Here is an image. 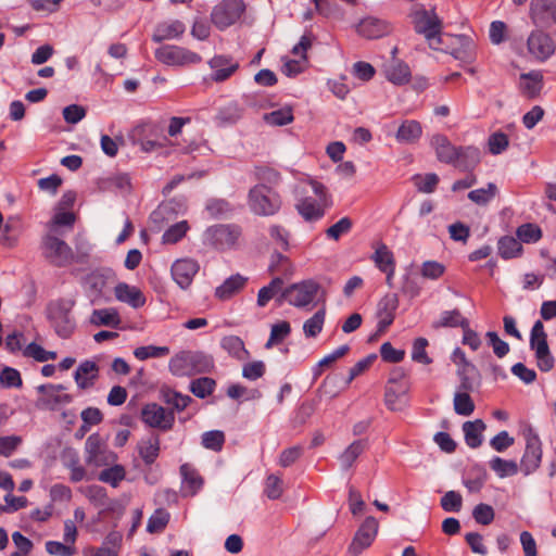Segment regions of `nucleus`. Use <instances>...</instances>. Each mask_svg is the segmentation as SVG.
<instances>
[{"instance_id":"f257e3e1","label":"nucleus","mask_w":556,"mask_h":556,"mask_svg":"<svg viewBox=\"0 0 556 556\" xmlns=\"http://www.w3.org/2000/svg\"><path fill=\"white\" fill-rule=\"evenodd\" d=\"M414 27L422 34L432 50L450 53L456 60L470 63L475 60L476 49L473 41L460 35H451L441 31L442 23L433 10H416L412 14Z\"/></svg>"},{"instance_id":"f03ea898","label":"nucleus","mask_w":556,"mask_h":556,"mask_svg":"<svg viewBox=\"0 0 556 556\" xmlns=\"http://www.w3.org/2000/svg\"><path fill=\"white\" fill-rule=\"evenodd\" d=\"M213 366V358L210 355L192 351L177 353L168 364L170 372L178 377L210 372Z\"/></svg>"},{"instance_id":"7ed1b4c3","label":"nucleus","mask_w":556,"mask_h":556,"mask_svg":"<svg viewBox=\"0 0 556 556\" xmlns=\"http://www.w3.org/2000/svg\"><path fill=\"white\" fill-rule=\"evenodd\" d=\"M250 210L258 216L275 215L281 206L279 195L264 184L255 185L248 194Z\"/></svg>"},{"instance_id":"20e7f679","label":"nucleus","mask_w":556,"mask_h":556,"mask_svg":"<svg viewBox=\"0 0 556 556\" xmlns=\"http://www.w3.org/2000/svg\"><path fill=\"white\" fill-rule=\"evenodd\" d=\"M319 289L318 282L307 279L287 287L276 300L279 304L286 301L292 306L304 308L314 303Z\"/></svg>"},{"instance_id":"39448f33","label":"nucleus","mask_w":556,"mask_h":556,"mask_svg":"<svg viewBox=\"0 0 556 556\" xmlns=\"http://www.w3.org/2000/svg\"><path fill=\"white\" fill-rule=\"evenodd\" d=\"M242 229L236 224H219L208 227L204 232L206 244L219 251L230 250L237 247L241 238Z\"/></svg>"},{"instance_id":"423d86ee","label":"nucleus","mask_w":556,"mask_h":556,"mask_svg":"<svg viewBox=\"0 0 556 556\" xmlns=\"http://www.w3.org/2000/svg\"><path fill=\"white\" fill-rule=\"evenodd\" d=\"M530 348L535 352L538 367L542 371H548L554 367V357L547 344V334L540 320H536L531 329Z\"/></svg>"},{"instance_id":"0eeeda50","label":"nucleus","mask_w":556,"mask_h":556,"mask_svg":"<svg viewBox=\"0 0 556 556\" xmlns=\"http://www.w3.org/2000/svg\"><path fill=\"white\" fill-rule=\"evenodd\" d=\"M41 251L45 258L56 266L72 263L74 254L68 244L52 233H47L41 240Z\"/></svg>"},{"instance_id":"6e6552de","label":"nucleus","mask_w":556,"mask_h":556,"mask_svg":"<svg viewBox=\"0 0 556 556\" xmlns=\"http://www.w3.org/2000/svg\"><path fill=\"white\" fill-rule=\"evenodd\" d=\"M244 10L243 0H224L214 7L211 21L218 29L223 30L239 21Z\"/></svg>"},{"instance_id":"1a4fd4ad","label":"nucleus","mask_w":556,"mask_h":556,"mask_svg":"<svg viewBox=\"0 0 556 556\" xmlns=\"http://www.w3.org/2000/svg\"><path fill=\"white\" fill-rule=\"evenodd\" d=\"M527 51L531 59L544 62L556 51L553 37L543 29H533L527 38Z\"/></svg>"},{"instance_id":"9d476101","label":"nucleus","mask_w":556,"mask_h":556,"mask_svg":"<svg viewBox=\"0 0 556 556\" xmlns=\"http://www.w3.org/2000/svg\"><path fill=\"white\" fill-rule=\"evenodd\" d=\"M157 61L169 66L197 64L201 56L190 50L177 46H163L155 51Z\"/></svg>"},{"instance_id":"9b49d317","label":"nucleus","mask_w":556,"mask_h":556,"mask_svg":"<svg viewBox=\"0 0 556 556\" xmlns=\"http://www.w3.org/2000/svg\"><path fill=\"white\" fill-rule=\"evenodd\" d=\"M378 520L372 516L367 517L356 531L350 544V553L356 556L365 548L369 547L378 533Z\"/></svg>"},{"instance_id":"f8f14e48","label":"nucleus","mask_w":556,"mask_h":556,"mask_svg":"<svg viewBox=\"0 0 556 556\" xmlns=\"http://www.w3.org/2000/svg\"><path fill=\"white\" fill-rule=\"evenodd\" d=\"M526 441V451L520 462V468L521 471L528 476L540 467L542 447L538 434L533 433L532 430H529L527 433Z\"/></svg>"},{"instance_id":"ddd939ff","label":"nucleus","mask_w":556,"mask_h":556,"mask_svg":"<svg viewBox=\"0 0 556 556\" xmlns=\"http://www.w3.org/2000/svg\"><path fill=\"white\" fill-rule=\"evenodd\" d=\"M200 265L192 258H180L174 262L170 268L175 282L184 290L188 289L198 274Z\"/></svg>"},{"instance_id":"4468645a","label":"nucleus","mask_w":556,"mask_h":556,"mask_svg":"<svg viewBox=\"0 0 556 556\" xmlns=\"http://www.w3.org/2000/svg\"><path fill=\"white\" fill-rule=\"evenodd\" d=\"M141 418L144 424L152 428L169 429L174 422L173 413H167L159 404H147L141 410Z\"/></svg>"},{"instance_id":"2eb2a0df","label":"nucleus","mask_w":556,"mask_h":556,"mask_svg":"<svg viewBox=\"0 0 556 556\" xmlns=\"http://www.w3.org/2000/svg\"><path fill=\"white\" fill-rule=\"evenodd\" d=\"M391 30L392 26L389 22L375 16H367L356 25L357 34L370 40L384 37L389 35Z\"/></svg>"},{"instance_id":"dca6fc26","label":"nucleus","mask_w":556,"mask_h":556,"mask_svg":"<svg viewBox=\"0 0 556 556\" xmlns=\"http://www.w3.org/2000/svg\"><path fill=\"white\" fill-rule=\"evenodd\" d=\"M530 18L536 25L554 24L556 18V0H531Z\"/></svg>"},{"instance_id":"f3484780","label":"nucleus","mask_w":556,"mask_h":556,"mask_svg":"<svg viewBox=\"0 0 556 556\" xmlns=\"http://www.w3.org/2000/svg\"><path fill=\"white\" fill-rule=\"evenodd\" d=\"M41 394L39 402L49 408H55L59 405L72 402V396L65 392V388L61 384H43L38 387Z\"/></svg>"},{"instance_id":"a211bd4d","label":"nucleus","mask_w":556,"mask_h":556,"mask_svg":"<svg viewBox=\"0 0 556 556\" xmlns=\"http://www.w3.org/2000/svg\"><path fill=\"white\" fill-rule=\"evenodd\" d=\"M212 68L211 79L216 83L227 80L239 68V63L226 55H215L208 62Z\"/></svg>"},{"instance_id":"6ab92c4d","label":"nucleus","mask_w":556,"mask_h":556,"mask_svg":"<svg viewBox=\"0 0 556 556\" xmlns=\"http://www.w3.org/2000/svg\"><path fill=\"white\" fill-rule=\"evenodd\" d=\"M430 143L440 162L454 165L458 155V147L452 144L446 136L440 134L432 136Z\"/></svg>"},{"instance_id":"aec40b11","label":"nucleus","mask_w":556,"mask_h":556,"mask_svg":"<svg viewBox=\"0 0 556 556\" xmlns=\"http://www.w3.org/2000/svg\"><path fill=\"white\" fill-rule=\"evenodd\" d=\"M85 453L88 466L98 468L104 465V442L99 433H93L87 439Z\"/></svg>"},{"instance_id":"412c9836","label":"nucleus","mask_w":556,"mask_h":556,"mask_svg":"<svg viewBox=\"0 0 556 556\" xmlns=\"http://www.w3.org/2000/svg\"><path fill=\"white\" fill-rule=\"evenodd\" d=\"M409 391V384L387 383L384 392V403L393 412L402 410L406 405V395Z\"/></svg>"},{"instance_id":"4be33fe9","label":"nucleus","mask_w":556,"mask_h":556,"mask_svg":"<svg viewBox=\"0 0 556 556\" xmlns=\"http://www.w3.org/2000/svg\"><path fill=\"white\" fill-rule=\"evenodd\" d=\"M454 166L464 172H472L481 162V151L473 146L458 147Z\"/></svg>"},{"instance_id":"5701e85b","label":"nucleus","mask_w":556,"mask_h":556,"mask_svg":"<svg viewBox=\"0 0 556 556\" xmlns=\"http://www.w3.org/2000/svg\"><path fill=\"white\" fill-rule=\"evenodd\" d=\"M114 294L118 301L124 302L134 308H139L146 303V298L140 289L125 282H119L114 288Z\"/></svg>"},{"instance_id":"b1692460","label":"nucleus","mask_w":556,"mask_h":556,"mask_svg":"<svg viewBox=\"0 0 556 556\" xmlns=\"http://www.w3.org/2000/svg\"><path fill=\"white\" fill-rule=\"evenodd\" d=\"M99 375V368L92 361L83 362L76 369L74 379L79 389H88L94 384Z\"/></svg>"},{"instance_id":"393cba45","label":"nucleus","mask_w":556,"mask_h":556,"mask_svg":"<svg viewBox=\"0 0 556 556\" xmlns=\"http://www.w3.org/2000/svg\"><path fill=\"white\" fill-rule=\"evenodd\" d=\"M75 214L72 210L54 207L51 219L47 223L48 233L61 232L62 229H71L75 223Z\"/></svg>"},{"instance_id":"a878e982","label":"nucleus","mask_w":556,"mask_h":556,"mask_svg":"<svg viewBox=\"0 0 556 556\" xmlns=\"http://www.w3.org/2000/svg\"><path fill=\"white\" fill-rule=\"evenodd\" d=\"M384 75L392 84L404 85L410 79V70L406 63L392 59V61L384 66Z\"/></svg>"},{"instance_id":"bb28decb","label":"nucleus","mask_w":556,"mask_h":556,"mask_svg":"<svg viewBox=\"0 0 556 556\" xmlns=\"http://www.w3.org/2000/svg\"><path fill=\"white\" fill-rule=\"evenodd\" d=\"M185 25L182 22L173 20L160 23L152 36V39L155 42H161L164 40H169L179 37L185 33Z\"/></svg>"},{"instance_id":"cd10ccee","label":"nucleus","mask_w":556,"mask_h":556,"mask_svg":"<svg viewBox=\"0 0 556 556\" xmlns=\"http://www.w3.org/2000/svg\"><path fill=\"white\" fill-rule=\"evenodd\" d=\"M520 80V88L523 96L529 99H533L540 93L543 83V75L541 72L532 71L527 74H521Z\"/></svg>"},{"instance_id":"c85d7f7f","label":"nucleus","mask_w":556,"mask_h":556,"mask_svg":"<svg viewBox=\"0 0 556 556\" xmlns=\"http://www.w3.org/2000/svg\"><path fill=\"white\" fill-rule=\"evenodd\" d=\"M486 426L482 419L466 421L463 425L465 441L471 448H477L482 444V433Z\"/></svg>"},{"instance_id":"c756f323","label":"nucleus","mask_w":556,"mask_h":556,"mask_svg":"<svg viewBox=\"0 0 556 556\" xmlns=\"http://www.w3.org/2000/svg\"><path fill=\"white\" fill-rule=\"evenodd\" d=\"M132 189L131 178L128 173L114 172L106 177V190L121 195L130 193Z\"/></svg>"},{"instance_id":"7c9ffc66","label":"nucleus","mask_w":556,"mask_h":556,"mask_svg":"<svg viewBox=\"0 0 556 556\" xmlns=\"http://www.w3.org/2000/svg\"><path fill=\"white\" fill-rule=\"evenodd\" d=\"M368 442L366 439L353 441L340 455L339 460L342 469H350L359 455L367 448Z\"/></svg>"},{"instance_id":"2f4dec72","label":"nucleus","mask_w":556,"mask_h":556,"mask_svg":"<svg viewBox=\"0 0 556 556\" xmlns=\"http://www.w3.org/2000/svg\"><path fill=\"white\" fill-rule=\"evenodd\" d=\"M247 279L241 275H232L215 290V296L222 301L228 300L238 293L245 285Z\"/></svg>"},{"instance_id":"473e14b6","label":"nucleus","mask_w":556,"mask_h":556,"mask_svg":"<svg viewBox=\"0 0 556 556\" xmlns=\"http://www.w3.org/2000/svg\"><path fill=\"white\" fill-rule=\"evenodd\" d=\"M326 207L327 206H324L320 201H316L312 198H305L296 205L299 213L308 222L321 218Z\"/></svg>"},{"instance_id":"72a5a7b5","label":"nucleus","mask_w":556,"mask_h":556,"mask_svg":"<svg viewBox=\"0 0 556 556\" xmlns=\"http://www.w3.org/2000/svg\"><path fill=\"white\" fill-rule=\"evenodd\" d=\"M371 260L381 271L395 268L394 255L382 242L377 243Z\"/></svg>"},{"instance_id":"f704fd0d","label":"nucleus","mask_w":556,"mask_h":556,"mask_svg":"<svg viewBox=\"0 0 556 556\" xmlns=\"http://www.w3.org/2000/svg\"><path fill=\"white\" fill-rule=\"evenodd\" d=\"M422 128L417 121H405L397 129L396 140L403 143H412L419 139Z\"/></svg>"},{"instance_id":"c9c22d12","label":"nucleus","mask_w":556,"mask_h":556,"mask_svg":"<svg viewBox=\"0 0 556 556\" xmlns=\"http://www.w3.org/2000/svg\"><path fill=\"white\" fill-rule=\"evenodd\" d=\"M116 458L114 453L106 454V473L105 479L106 483L112 488L119 486V483L126 478V470L122 465H112Z\"/></svg>"},{"instance_id":"e433bc0d","label":"nucleus","mask_w":556,"mask_h":556,"mask_svg":"<svg viewBox=\"0 0 556 556\" xmlns=\"http://www.w3.org/2000/svg\"><path fill=\"white\" fill-rule=\"evenodd\" d=\"M468 320L462 315L458 309L445 311L441 314L440 318L432 324L434 329L442 327H462L468 326Z\"/></svg>"},{"instance_id":"4c0bfd02","label":"nucleus","mask_w":556,"mask_h":556,"mask_svg":"<svg viewBox=\"0 0 556 556\" xmlns=\"http://www.w3.org/2000/svg\"><path fill=\"white\" fill-rule=\"evenodd\" d=\"M222 348L239 361H245L249 357V352L245 350L243 341L237 336L223 338Z\"/></svg>"},{"instance_id":"58836bf2","label":"nucleus","mask_w":556,"mask_h":556,"mask_svg":"<svg viewBox=\"0 0 556 556\" xmlns=\"http://www.w3.org/2000/svg\"><path fill=\"white\" fill-rule=\"evenodd\" d=\"M283 280L280 277L274 278L267 286L263 287L257 294V305L264 307L271 299L281 294Z\"/></svg>"},{"instance_id":"ea45409f","label":"nucleus","mask_w":556,"mask_h":556,"mask_svg":"<svg viewBox=\"0 0 556 556\" xmlns=\"http://www.w3.org/2000/svg\"><path fill=\"white\" fill-rule=\"evenodd\" d=\"M489 465L497 477L502 479L515 476L519 470L518 464L515 460L503 459L498 456L493 457L489 462Z\"/></svg>"},{"instance_id":"a19ab883","label":"nucleus","mask_w":556,"mask_h":556,"mask_svg":"<svg viewBox=\"0 0 556 556\" xmlns=\"http://www.w3.org/2000/svg\"><path fill=\"white\" fill-rule=\"evenodd\" d=\"M519 241L520 240L518 238L510 236L501 238L498 241V254L506 260L520 255L522 252V245Z\"/></svg>"},{"instance_id":"79ce46f5","label":"nucleus","mask_w":556,"mask_h":556,"mask_svg":"<svg viewBox=\"0 0 556 556\" xmlns=\"http://www.w3.org/2000/svg\"><path fill=\"white\" fill-rule=\"evenodd\" d=\"M498 193L495 184L489 182L485 188H479L468 193V199L478 205H486Z\"/></svg>"},{"instance_id":"37998d69","label":"nucleus","mask_w":556,"mask_h":556,"mask_svg":"<svg viewBox=\"0 0 556 556\" xmlns=\"http://www.w3.org/2000/svg\"><path fill=\"white\" fill-rule=\"evenodd\" d=\"M516 236L521 242L535 243L542 238V230L538 225L527 223L517 228Z\"/></svg>"},{"instance_id":"c03bdc74","label":"nucleus","mask_w":556,"mask_h":556,"mask_svg":"<svg viewBox=\"0 0 556 556\" xmlns=\"http://www.w3.org/2000/svg\"><path fill=\"white\" fill-rule=\"evenodd\" d=\"M325 309H319L304 323L303 331L306 338H315L320 333L325 323Z\"/></svg>"},{"instance_id":"a18cd8bd","label":"nucleus","mask_w":556,"mask_h":556,"mask_svg":"<svg viewBox=\"0 0 556 556\" xmlns=\"http://www.w3.org/2000/svg\"><path fill=\"white\" fill-rule=\"evenodd\" d=\"M467 392H456L454 395V410L462 416H469L475 410V403Z\"/></svg>"},{"instance_id":"49530a36","label":"nucleus","mask_w":556,"mask_h":556,"mask_svg":"<svg viewBox=\"0 0 556 556\" xmlns=\"http://www.w3.org/2000/svg\"><path fill=\"white\" fill-rule=\"evenodd\" d=\"M243 116V109L236 102L229 103L223 108L217 118L220 124H235L240 121Z\"/></svg>"},{"instance_id":"de8ad7c7","label":"nucleus","mask_w":556,"mask_h":556,"mask_svg":"<svg viewBox=\"0 0 556 556\" xmlns=\"http://www.w3.org/2000/svg\"><path fill=\"white\" fill-rule=\"evenodd\" d=\"M291 332L288 321H280L271 326L270 336L265 344L266 349H271L275 344L282 342Z\"/></svg>"},{"instance_id":"09e8293b","label":"nucleus","mask_w":556,"mask_h":556,"mask_svg":"<svg viewBox=\"0 0 556 556\" xmlns=\"http://www.w3.org/2000/svg\"><path fill=\"white\" fill-rule=\"evenodd\" d=\"M216 386V382L214 379L208 377H202L199 379L193 380L190 383V391L200 399H204L207 395H210Z\"/></svg>"},{"instance_id":"8fccbe9b","label":"nucleus","mask_w":556,"mask_h":556,"mask_svg":"<svg viewBox=\"0 0 556 556\" xmlns=\"http://www.w3.org/2000/svg\"><path fill=\"white\" fill-rule=\"evenodd\" d=\"M477 374V368L470 362L460 364L457 369V375L460 379L459 389L463 391H470L473 388L472 376Z\"/></svg>"},{"instance_id":"3c124183","label":"nucleus","mask_w":556,"mask_h":556,"mask_svg":"<svg viewBox=\"0 0 556 556\" xmlns=\"http://www.w3.org/2000/svg\"><path fill=\"white\" fill-rule=\"evenodd\" d=\"M188 229H189V225L186 220L179 222V223L170 226L163 233V237H162L163 243L174 244V243L178 242L186 236Z\"/></svg>"},{"instance_id":"603ef678","label":"nucleus","mask_w":556,"mask_h":556,"mask_svg":"<svg viewBox=\"0 0 556 556\" xmlns=\"http://www.w3.org/2000/svg\"><path fill=\"white\" fill-rule=\"evenodd\" d=\"M509 146L508 136L502 131H495L488 139V150L492 155L503 153Z\"/></svg>"},{"instance_id":"864d4df0","label":"nucleus","mask_w":556,"mask_h":556,"mask_svg":"<svg viewBox=\"0 0 556 556\" xmlns=\"http://www.w3.org/2000/svg\"><path fill=\"white\" fill-rule=\"evenodd\" d=\"M169 520V514L165 509L157 508L149 518L147 531L150 533H159L163 531Z\"/></svg>"},{"instance_id":"5fc2aeb1","label":"nucleus","mask_w":556,"mask_h":556,"mask_svg":"<svg viewBox=\"0 0 556 556\" xmlns=\"http://www.w3.org/2000/svg\"><path fill=\"white\" fill-rule=\"evenodd\" d=\"M180 473L184 478V481L188 483L191 489V493L194 494L203 484V480L198 473L195 469L189 464H184L180 466Z\"/></svg>"},{"instance_id":"6e6d98bb","label":"nucleus","mask_w":556,"mask_h":556,"mask_svg":"<svg viewBox=\"0 0 556 556\" xmlns=\"http://www.w3.org/2000/svg\"><path fill=\"white\" fill-rule=\"evenodd\" d=\"M225 443V434L220 430H212L202 434V445L205 448L219 452Z\"/></svg>"},{"instance_id":"4d7b16f0","label":"nucleus","mask_w":556,"mask_h":556,"mask_svg":"<svg viewBox=\"0 0 556 556\" xmlns=\"http://www.w3.org/2000/svg\"><path fill=\"white\" fill-rule=\"evenodd\" d=\"M264 493L269 500H277L283 493V482L281 477L269 475L265 481Z\"/></svg>"},{"instance_id":"13d9d810","label":"nucleus","mask_w":556,"mask_h":556,"mask_svg":"<svg viewBox=\"0 0 556 556\" xmlns=\"http://www.w3.org/2000/svg\"><path fill=\"white\" fill-rule=\"evenodd\" d=\"M169 352L168 346L146 345L135 349L134 354L138 359L143 361L152 357H164L168 355Z\"/></svg>"},{"instance_id":"bf43d9fd","label":"nucleus","mask_w":556,"mask_h":556,"mask_svg":"<svg viewBox=\"0 0 556 556\" xmlns=\"http://www.w3.org/2000/svg\"><path fill=\"white\" fill-rule=\"evenodd\" d=\"M140 456L146 464H152L159 456L160 441L157 438L149 439L144 441L140 446Z\"/></svg>"},{"instance_id":"052dcab7","label":"nucleus","mask_w":556,"mask_h":556,"mask_svg":"<svg viewBox=\"0 0 556 556\" xmlns=\"http://www.w3.org/2000/svg\"><path fill=\"white\" fill-rule=\"evenodd\" d=\"M85 288L92 302L100 299L102 289L104 288V278L102 275H91L85 281Z\"/></svg>"},{"instance_id":"680f3d73","label":"nucleus","mask_w":556,"mask_h":556,"mask_svg":"<svg viewBox=\"0 0 556 556\" xmlns=\"http://www.w3.org/2000/svg\"><path fill=\"white\" fill-rule=\"evenodd\" d=\"M24 355L27 357H31L38 362H46L49 359L56 358V353L54 351H47L41 345L37 343H29L25 350Z\"/></svg>"},{"instance_id":"e2e57ef3","label":"nucleus","mask_w":556,"mask_h":556,"mask_svg":"<svg viewBox=\"0 0 556 556\" xmlns=\"http://www.w3.org/2000/svg\"><path fill=\"white\" fill-rule=\"evenodd\" d=\"M265 121L274 126H283L293 121V114L291 109H280L273 111L264 116Z\"/></svg>"},{"instance_id":"0e129e2a","label":"nucleus","mask_w":556,"mask_h":556,"mask_svg":"<svg viewBox=\"0 0 556 556\" xmlns=\"http://www.w3.org/2000/svg\"><path fill=\"white\" fill-rule=\"evenodd\" d=\"M494 509L488 504H478L472 510V517L477 523L488 526L494 520Z\"/></svg>"},{"instance_id":"69168bd1","label":"nucleus","mask_w":556,"mask_h":556,"mask_svg":"<svg viewBox=\"0 0 556 556\" xmlns=\"http://www.w3.org/2000/svg\"><path fill=\"white\" fill-rule=\"evenodd\" d=\"M275 245L283 251L289 248V232L280 225H271L268 229Z\"/></svg>"},{"instance_id":"338daca9","label":"nucleus","mask_w":556,"mask_h":556,"mask_svg":"<svg viewBox=\"0 0 556 556\" xmlns=\"http://www.w3.org/2000/svg\"><path fill=\"white\" fill-rule=\"evenodd\" d=\"M463 506V497L458 492L447 491L441 498V507L445 511H459Z\"/></svg>"},{"instance_id":"774afa93","label":"nucleus","mask_w":556,"mask_h":556,"mask_svg":"<svg viewBox=\"0 0 556 556\" xmlns=\"http://www.w3.org/2000/svg\"><path fill=\"white\" fill-rule=\"evenodd\" d=\"M445 271V266L437 261H426L421 265V276L427 279H439Z\"/></svg>"}]
</instances>
